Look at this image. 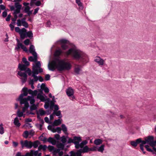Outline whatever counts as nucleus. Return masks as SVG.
<instances>
[{
    "label": "nucleus",
    "mask_w": 156,
    "mask_h": 156,
    "mask_svg": "<svg viewBox=\"0 0 156 156\" xmlns=\"http://www.w3.org/2000/svg\"><path fill=\"white\" fill-rule=\"evenodd\" d=\"M30 8L29 6H27L24 9V11L25 13L28 12L30 11Z\"/></svg>",
    "instance_id": "50"
},
{
    "label": "nucleus",
    "mask_w": 156,
    "mask_h": 156,
    "mask_svg": "<svg viewBox=\"0 0 156 156\" xmlns=\"http://www.w3.org/2000/svg\"><path fill=\"white\" fill-rule=\"evenodd\" d=\"M66 54L67 56L71 55L74 59L76 60L83 59L85 56V55L83 52L75 47L69 49L66 52Z\"/></svg>",
    "instance_id": "3"
},
{
    "label": "nucleus",
    "mask_w": 156,
    "mask_h": 156,
    "mask_svg": "<svg viewBox=\"0 0 156 156\" xmlns=\"http://www.w3.org/2000/svg\"><path fill=\"white\" fill-rule=\"evenodd\" d=\"M62 53V51L60 49L55 51V55L56 56H58L60 55Z\"/></svg>",
    "instance_id": "42"
},
{
    "label": "nucleus",
    "mask_w": 156,
    "mask_h": 156,
    "mask_svg": "<svg viewBox=\"0 0 156 156\" xmlns=\"http://www.w3.org/2000/svg\"><path fill=\"white\" fill-rule=\"evenodd\" d=\"M7 12L6 11V10H5L2 12V16L3 17H5L7 16Z\"/></svg>",
    "instance_id": "52"
},
{
    "label": "nucleus",
    "mask_w": 156,
    "mask_h": 156,
    "mask_svg": "<svg viewBox=\"0 0 156 156\" xmlns=\"http://www.w3.org/2000/svg\"><path fill=\"white\" fill-rule=\"evenodd\" d=\"M11 17V15L10 14H9L8 15L7 17V18L6 19V21H9Z\"/></svg>",
    "instance_id": "62"
},
{
    "label": "nucleus",
    "mask_w": 156,
    "mask_h": 156,
    "mask_svg": "<svg viewBox=\"0 0 156 156\" xmlns=\"http://www.w3.org/2000/svg\"><path fill=\"white\" fill-rule=\"evenodd\" d=\"M16 24L18 26H21L22 25V20L20 19H18L17 20Z\"/></svg>",
    "instance_id": "44"
},
{
    "label": "nucleus",
    "mask_w": 156,
    "mask_h": 156,
    "mask_svg": "<svg viewBox=\"0 0 156 156\" xmlns=\"http://www.w3.org/2000/svg\"><path fill=\"white\" fill-rule=\"evenodd\" d=\"M58 149H55L54 151L55 154H57L58 156H63V152L61 150L64 149L65 144L63 143H59L56 145Z\"/></svg>",
    "instance_id": "5"
},
{
    "label": "nucleus",
    "mask_w": 156,
    "mask_h": 156,
    "mask_svg": "<svg viewBox=\"0 0 156 156\" xmlns=\"http://www.w3.org/2000/svg\"><path fill=\"white\" fill-rule=\"evenodd\" d=\"M22 22V26L27 28L28 27V23L25 21L26 18H24L21 20Z\"/></svg>",
    "instance_id": "32"
},
{
    "label": "nucleus",
    "mask_w": 156,
    "mask_h": 156,
    "mask_svg": "<svg viewBox=\"0 0 156 156\" xmlns=\"http://www.w3.org/2000/svg\"><path fill=\"white\" fill-rule=\"evenodd\" d=\"M80 68L79 66L75 67L74 69V72L77 74H79L80 73Z\"/></svg>",
    "instance_id": "39"
},
{
    "label": "nucleus",
    "mask_w": 156,
    "mask_h": 156,
    "mask_svg": "<svg viewBox=\"0 0 156 156\" xmlns=\"http://www.w3.org/2000/svg\"><path fill=\"white\" fill-rule=\"evenodd\" d=\"M83 147L78 150L76 152L73 151H71L69 152L70 155L66 154L64 156H82V153H85L84 151Z\"/></svg>",
    "instance_id": "7"
},
{
    "label": "nucleus",
    "mask_w": 156,
    "mask_h": 156,
    "mask_svg": "<svg viewBox=\"0 0 156 156\" xmlns=\"http://www.w3.org/2000/svg\"><path fill=\"white\" fill-rule=\"evenodd\" d=\"M13 123L17 127H19L21 125L20 123L19 122L18 118L17 117L14 119Z\"/></svg>",
    "instance_id": "24"
},
{
    "label": "nucleus",
    "mask_w": 156,
    "mask_h": 156,
    "mask_svg": "<svg viewBox=\"0 0 156 156\" xmlns=\"http://www.w3.org/2000/svg\"><path fill=\"white\" fill-rule=\"evenodd\" d=\"M105 145L104 144H102L100 146L97 147V151L98 152L103 153L104 150Z\"/></svg>",
    "instance_id": "31"
},
{
    "label": "nucleus",
    "mask_w": 156,
    "mask_h": 156,
    "mask_svg": "<svg viewBox=\"0 0 156 156\" xmlns=\"http://www.w3.org/2000/svg\"><path fill=\"white\" fill-rule=\"evenodd\" d=\"M38 154V151H34L33 150H31L30 152H27L25 155H22L21 153L18 152L16 156H37Z\"/></svg>",
    "instance_id": "8"
},
{
    "label": "nucleus",
    "mask_w": 156,
    "mask_h": 156,
    "mask_svg": "<svg viewBox=\"0 0 156 156\" xmlns=\"http://www.w3.org/2000/svg\"><path fill=\"white\" fill-rule=\"evenodd\" d=\"M62 129L63 132L66 135H68V133L67 132V127L64 124H62L61 125Z\"/></svg>",
    "instance_id": "25"
},
{
    "label": "nucleus",
    "mask_w": 156,
    "mask_h": 156,
    "mask_svg": "<svg viewBox=\"0 0 156 156\" xmlns=\"http://www.w3.org/2000/svg\"><path fill=\"white\" fill-rule=\"evenodd\" d=\"M34 57L32 56H30L28 58V60L30 62H36L37 60V55L35 53V55H33Z\"/></svg>",
    "instance_id": "18"
},
{
    "label": "nucleus",
    "mask_w": 156,
    "mask_h": 156,
    "mask_svg": "<svg viewBox=\"0 0 156 156\" xmlns=\"http://www.w3.org/2000/svg\"><path fill=\"white\" fill-rule=\"evenodd\" d=\"M131 144L133 147H136L137 146V144H139L137 141V139L136 140V141H131L130 142Z\"/></svg>",
    "instance_id": "41"
},
{
    "label": "nucleus",
    "mask_w": 156,
    "mask_h": 156,
    "mask_svg": "<svg viewBox=\"0 0 156 156\" xmlns=\"http://www.w3.org/2000/svg\"><path fill=\"white\" fill-rule=\"evenodd\" d=\"M21 29H20V28L18 27H16L15 28V31L19 33Z\"/></svg>",
    "instance_id": "56"
},
{
    "label": "nucleus",
    "mask_w": 156,
    "mask_h": 156,
    "mask_svg": "<svg viewBox=\"0 0 156 156\" xmlns=\"http://www.w3.org/2000/svg\"><path fill=\"white\" fill-rule=\"evenodd\" d=\"M74 93L73 90L71 87L68 88L66 90L67 94L69 97L73 96Z\"/></svg>",
    "instance_id": "19"
},
{
    "label": "nucleus",
    "mask_w": 156,
    "mask_h": 156,
    "mask_svg": "<svg viewBox=\"0 0 156 156\" xmlns=\"http://www.w3.org/2000/svg\"><path fill=\"white\" fill-rule=\"evenodd\" d=\"M145 147L148 151L151 152H153V150L151 148H149V146L148 145H146Z\"/></svg>",
    "instance_id": "51"
},
{
    "label": "nucleus",
    "mask_w": 156,
    "mask_h": 156,
    "mask_svg": "<svg viewBox=\"0 0 156 156\" xmlns=\"http://www.w3.org/2000/svg\"><path fill=\"white\" fill-rule=\"evenodd\" d=\"M18 74L22 77L20 79L21 80L22 83H25L27 80V74L25 73H23L21 71H18Z\"/></svg>",
    "instance_id": "15"
},
{
    "label": "nucleus",
    "mask_w": 156,
    "mask_h": 156,
    "mask_svg": "<svg viewBox=\"0 0 156 156\" xmlns=\"http://www.w3.org/2000/svg\"><path fill=\"white\" fill-rule=\"evenodd\" d=\"M22 0H14L13 2H15L14 4L15 7V5L17 4V5H20L21 6V8L22 7L21 5L18 2H21Z\"/></svg>",
    "instance_id": "48"
},
{
    "label": "nucleus",
    "mask_w": 156,
    "mask_h": 156,
    "mask_svg": "<svg viewBox=\"0 0 156 156\" xmlns=\"http://www.w3.org/2000/svg\"><path fill=\"white\" fill-rule=\"evenodd\" d=\"M26 104L25 106L23 108L22 111V112H20V110L18 109L17 112V116L19 117H20L23 116V113H24L26 110L28 109V106Z\"/></svg>",
    "instance_id": "17"
},
{
    "label": "nucleus",
    "mask_w": 156,
    "mask_h": 156,
    "mask_svg": "<svg viewBox=\"0 0 156 156\" xmlns=\"http://www.w3.org/2000/svg\"><path fill=\"white\" fill-rule=\"evenodd\" d=\"M34 132L33 130H31L29 132V135H31V136H33L34 134Z\"/></svg>",
    "instance_id": "58"
},
{
    "label": "nucleus",
    "mask_w": 156,
    "mask_h": 156,
    "mask_svg": "<svg viewBox=\"0 0 156 156\" xmlns=\"http://www.w3.org/2000/svg\"><path fill=\"white\" fill-rule=\"evenodd\" d=\"M36 126L37 128H39L40 130H42V127L43 126L42 124H37L36 125Z\"/></svg>",
    "instance_id": "54"
},
{
    "label": "nucleus",
    "mask_w": 156,
    "mask_h": 156,
    "mask_svg": "<svg viewBox=\"0 0 156 156\" xmlns=\"http://www.w3.org/2000/svg\"><path fill=\"white\" fill-rule=\"evenodd\" d=\"M151 146L153 147H154V146L156 145L154 143L153 140L149 144Z\"/></svg>",
    "instance_id": "60"
},
{
    "label": "nucleus",
    "mask_w": 156,
    "mask_h": 156,
    "mask_svg": "<svg viewBox=\"0 0 156 156\" xmlns=\"http://www.w3.org/2000/svg\"><path fill=\"white\" fill-rule=\"evenodd\" d=\"M32 73L33 74L32 76L34 78V81H37L38 80V76H37L36 75L40 73L38 72H37V71H32Z\"/></svg>",
    "instance_id": "20"
},
{
    "label": "nucleus",
    "mask_w": 156,
    "mask_h": 156,
    "mask_svg": "<svg viewBox=\"0 0 156 156\" xmlns=\"http://www.w3.org/2000/svg\"><path fill=\"white\" fill-rule=\"evenodd\" d=\"M40 144V142L38 140L35 141L33 143L32 142V146H33L34 148H36L38 147V145Z\"/></svg>",
    "instance_id": "33"
},
{
    "label": "nucleus",
    "mask_w": 156,
    "mask_h": 156,
    "mask_svg": "<svg viewBox=\"0 0 156 156\" xmlns=\"http://www.w3.org/2000/svg\"><path fill=\"white\" fill-rule=\"evenodd\" d=\"M30 40L29 39H27L24 41V43L26 45H28L29 44L30 42Z\"/></svg>",
    "instance_id": "49"
},
{
    "label": "nucleus",
    "mask_w": 156,
    "mask_h": 156,
    "mask_svg": "<svg viewBox=\"0 0 156 156\" xmlns=\"http://www.w3.org/2000/svg\"><path fill=\"white\" fill-rule=\"evenodd\" d=\"M81 137L80 136H74L73 138H69L68 139V143H73L75 145V147L76 149L83 148L84 152L87 153L89 151H97V147L94 146L91 148H89L86 145L88 143L86 140L82 141Z\"/></svg>",
    "instance_id": "1"
},
{
    "label": "nucleus",
    "mask_w": 156,
    "mask_h": 156,
    "mask_svg": "<svg viewBox=\"0 0 156 156\" xmlns=\"http://www.w3.org/2000/svg\"><path fill=\"white\" fill-rule=\"evenodd\" d=\"M53 114H55L57 116H58V118H59L62 117V115L61 114V112L60 111H54Z\"/></svg>",
    "instance_id": "34"
},
{
    "label": "nucleus",
    "mask_w": 156,
    "mask_h": 156,
    "mask_svg": "<svg viewBox=\"0 0 156 156\" xmlns=\"http://www.w3.org/2000/svg\"><path fill=\"white\" fill-rule=\"evenodd\" d=\"M22 148H23L24 147H26L27 148L30 149L32 147V142L27 140H26L23 141L22 140L20 142Z\"/></svg>",
    "instance_id": "10"
},
{
    "label": "nucleus",
    "mask_w": 156,
    "mask_h": 156,
    "mask_svg": "<svg viewBox=\"0 0 156 156\" xmlns=\"http://www.w3.org/2000/svg\"><path fill=\"white\" fill-rule=\"evenodd\" d=\"M24 134L25 135H23V136L25 138H27L29 135V132L27 131H25L24 132Z\"/></svg>",
    "instance_id": "47"
},
{
    "label": "nucleus",
    "mask_w": 156,
    "mask_h": 156,
    "mask_svg": "<svg viewBox=\"0 0 156 156\" xmlns=\"http://www.w3.org/2000/svg\"><path fill=\"white\" fill-rule=\"evenodd\" d=\"M56 132L58 133H61V128L60 127H57L56 128Z\"/></svg>",
    "instance_id": "55"
},
{
    "label": "nucleus",
    "mask_w": 156,
    "mask_h": 156,
    "mask_svg": "<svg viewBox=\"0 0 156 156\" xmlns=\"http://www.w3.org/2000/svg\"><path fill=\"white\" fill-rule=\"evenodd\" d=\"M71 65L68 62L63 60L56 59L49 62L48 64V68L49 70L54 71L55 69L59 71L64 70H69L71 68Z\"/></svg>",
    "instance_id": "2"
},
{
    "label": "nucleus",
    "mask_w": 156,
    "mask_h": 156,
    "mask_svg": "<svg viewBox=\"0 0 156 156\" xmlns=\"http://www.w3.org/2000/svg\"><path fill=\"white\" fill-rule=\"evenodd\" d=\"M94 61L100 66H103L105 64V60L99 56H97L95 58Z\"/></svg>",
    "instance_id": "12"
},
{
    "label": "nucleus",
    "mask_w": 156,
    "mask_h": 156,
    "mask_svg": "<svg viewBox=\"0 0 156 156\" xmlns=\"http://www.w3.org/2000/svg\"><path fill=\"white\" fill-rule=\"evenodd\" d=\"M37 98L39 99L41 101H45V99L44 96L41 95V93H38L37 95Z\"/></svg>",
    "instance_id": "27"
},
{
    "label": "nucleus",
    "mask_w": 156,
    "mask_h": 156,
    "mask_svg": "<svg viewBox=\"0 0 156 156\" xmlns=\"http://www.w3.org/2000/svg\"><path fill=\"white\" fill-rule=\"evenodd\" d=\"M50 76L48 74H47L45 76V80L46 81L49 80L50 79Z\"/></svg>",
    "instance_id": "53"
},
{
    "label": "nucleus",
    "mask_w": 156,
    "mask_h": 156,
    "mask_svg": "<svg viewBox=\"0 0 156 156\" xmlns=\"http://www.w3.org/2000/svg\"><path fill=\"white\" fill-rule=\"evenodd\" d=\"M54 110L55 111H58L59 109V108L58 105H55L54 106Z\"/></svg>",
    "instance_id": "61"
},
{
    "label": "nucleus",
    "mask_w": 156,
    "mask_h": 156,
    "mask_svg": "<svg viewBox=\"0 0 156 156\" xmlns=\"http://www.w3.org/2000/svg\"><path fill=\"white\" fill-rule=\"evenodd\" d=\"M22 91L23 92V93L21 94L19 97L18 100L20 101V103L22 105V102L23 101H22V99H24L23 97L24 96H27V89L26 87H24L22 89Z\"/></svg>",
    "instance_id": "11"
},
{
    "label": "nucleus",
    "mask_w": 156,
    "mask_h": 156,
    "mask_svg": "<svg viewBox=\"0 0 156 156\" xmlns=\"http://www.w3.org/2000/svg\"><path fill=\"white\" fill-rule=\"evenodd\" d=\"M30 109L31 111L35 110L37 109V106L34 104L31 105V106L30 107Z\"/></svg>",
    "instance_id": "40"
},
{
    "label": "nucleus",
    "mask_w": 156,
    "mask_h": 156,
    "mask_svg": "<svg viewBox=\"0 0 156 156\" xmlns=\"http://www.w3.org/2000/svg\"><path fill=\"white\" fill-rule=\"evenodd\" d=\"M0 8L1 10H4L5 9V7L2 4L0 5Z\"/></svg>",
    "instance_id": "63"
},
{
    "label": "nucleus",
    "mask_w": 156,
    "mask_h": 156,
    "mask_svg": "<svg viewBox=\"0 0 156 156\" xmlns=\"http://www.w3.org/2000/svg\"><path fill=\"white\" fill-rule=\"evenodd\" d=\"M137 143H138L139 144L140 143H141V144H140V145H141L144 146V145L146 143H147L146 141L145 140H142L141 138H139L137 139Z\"/></svg>",
    "instance_id": "30"
},
{
    "label": "nucleus",
    "mask_w": 156,
    "mask_h": 156,
    "mask_svg": "<svg viewBox=\"0 0 156 156\" xmlns=\"http://www.w3.org/2000/svg\"><path fill=\"white\" fill-rule=\"evenodd\" d=\"M21 48L24 51L27 52L28 50L27 48L21 42L17 43L16 46L15 47V49L17 51H19V49Z\"/></svg>",
    "instance_id": "13"
},
{
    "label": "nucleus",
    "mask_w": 156,
    "mask_h": 156,
    "mask_svg": "<svg viewBox=\"0 0 156 156\" xmlns=\"http://www.w3.org/2000/svg\"><path fill=\"white\" fill-rule=\"evenodd\" d=\"M19 69L21 71H25L27 69L26 66L24 64H19L18 65Z\"/></svg>",
    "instance_id": "29"
},
{
    "label": "nucleus",
    "mask_w": 156,
    "mask_h": 156,
    "mask_svg": "<svg viewBox=\"0 0 156 156\" xmlns=\"http://www.w3.org/2000/svg\"><path fill=\"white\" fill-rule=\"evenodd\" d=\"M62 43L61 47L63 50H65L68 48V44L69 43V41L65 39H62L60 40Z\"/></svg>",
    "instance_id": "14"
},
{
    "label": "nucleus",
    "mask_w": 156,
    "mask_h": 156,
    "mask_svg": "<svg viewBox=\"0 0 156 156\" xmlns=\"http://www.w3.org/2000/svg\"><path fill=\"white\" fill-rule=\"evenodd\" d=\"M61 141L63 144H64L66 142V139L64 136H62L61 137Z\"/></svg>",
    "instance_id": "45"
},
{
    "label": "nucleus",
    "mask_w": 156,
    "mask_h": 156,
    "mask_svg": "<svg viewBox=\"0 0 156 156\" xmlns=\"http://www.w3.org/2000/svg\"><path fill=\"white\" fill-rule=\"evenodd\" d=\"M39 112L40 113V115L41 116H43L44 115L45 113V112L42 109H39Z\"/></svg>",
    "instance_id": "46"
},
{
    "label": "nucleus",
    "mask_w": 156,
    "mask_h": 156,
    "mask_svg": "<svg viewBox=\"0 0 156 156\" xmlns=\"http://www.w3.org/2000/svg\"><path fill=\"white\" fill-rule=\"evenodd\" d=\"M26 71L28 75L29 76H30L31 75V70L29 68H27V69Z\"/></svg>",
    "instance_id": "57"
},
{
    "label": "nucleus",
    "mask_w": 156,
    "mask_h": 156,
    "mask_svg": "<svg viewBox=\"0 0 156 156\" xmlns=\"http://www.w3.org/2000/svg\"><path fill=\"white\" fill-rule=\"evenodd\" d=\"M41 4V2L40 1H37L35 3V5L37 6H40Z\"/></svg>",
    "instance_id": "59"
},
{
    "label": "nucleus",
    "mask_w": 156,
    "mask_h": 156,
    "mask_svg": "<svg viewBox=\"0 0 156 156\" xmlns=\"http://www.w3.org/2000/svg\"><path fill=\"white\" fill-rule=\"evenodd\" d=\"M26 29L24 28L21 29L19 34L20 35V38L22 40H23L26 37Z\"/></svg>",
    "instance_id": "16"
},
{
    "label": "nucleus",
    "mask_w": 156,
    "mask_h": 156,
    "mask_svg": "<svg viewBox=\"0 0 156 156\" xmlns=\"http://www.w3.org/2000/svg\"><path fill=\"white\" fill-rule=\"evenodd\" d=\"M47 141L51 143L53 145H55L56 143V140L51 137H49L47 139Z\"/></svg>",
    "instance_id": "22"
},
{
    "label": "nucleus",
    "mask_w": 156,
    "mask_h": 156,
    "mask_svg": "<svg viewBox=\"0 0 156 156\" xmlns=\"http://www.w3.org/2000/svg\"><path fill=\"white\" fill-rule=\"evenodd\" d=\"M9 7L11 11L14 10V12H13V14L14 15V18L12 19V21H16L17 17V14L20 13V12L21 9V6L16 4L15 5V8L16 9L15 10V7L14 6H9Z\"/></svg>",
    "instance_id": "4"
},
{
    "label": "nucleus",
    "mask_w": 156,
    "mask_h": 156,
    "mask_svg": "<svg viewBox=\"0 0 156 156\" xmlns=\"http://www.w3.org/2000/svg\"><path fill=\"white\" fill-rule=\"evenodd\" d=\"M154 138L153 136H148L146 137L144 140L146 141L147 143L149 144L153 140Z\"/></svg>",
    "instance_id": "23"
},
{
    "label": "nucleus",
    "mask_w": 156,
    "mask_h": 156,
    "mask_svg": "<svg viewBox=\"0 0 156 156\" xmlns=\"http://www.w3.org/2000/svg\"><path fill=\"white\" fill-rule=\"evenodd\" d=\"M33 37V34L32 31H30L27 32L26 31V37Z\"/></svg>",
    "instance_id": "36"
},
{
    "label": "nucleus",
    "mask_w": 156,
    "mask_h": 156,
    "mask_svg": "<svg viewBox=\"0 0 156 156\" xmlns=\"http://www.w3.org/2000/svg\"><path fill=\"white\" fill-rule=\"evenodd\" d=\"M47 147L46 145H40L38 148V151H40L41 149H42L43 151H45L47 148Z\"/></svg>",
    "instance_id": "37"
},
{
    "label": "nucleus",
    "mask_w": 156,
    "mask_h": 156,
    "mask_svg": "<svg viewBox=\"0 0 156 156\" xmlns=\"http://www.w3.org/2000/svg\"><path fill=\"white\" fill-rule=\"evenodd\" d=\"M29 51L30 53L32 54L33 55H35V53L36 55H37V53L35 51V49L34 48V46L33 45H31L30 47Z\"/></svg>",
    "instance_id": "21"
},
{
    "label": "nucleus",
    "mask_w": 156,
    "mask_h": 156,
    "mask_svg": "<svg viewBox=\"0 0 156 156\" xmlns=\"http://www.w3.org/2000/svg\"><path fill=\"white\" fill-rule=\"evenodd\" d=\"M61 123V121L59 119H58L55 120L53 122L55 126H58Z\"/></svg>",
    "instance_id": "35"
},
{
    "label": "nucleus",
    "mask_w": 156,
    "mask_h": 156,
    "mask_svg": "<svg viewBox=\"0 0 156 156\" xmlns=\"http://www.w3.org/2000/svg\"><path fill=\"white\" fill-rule=\"evenodd\" d=\"M48 148L49 150L50 151H53V154L54 156H58L57 154H55L54 153V150L56 149L55 148L54 146L51 145H49L48 147Z\"/></svg>",
    "instance_id": "26"
},
{
    "label": "nucleus",
    "mask_w": 156,
    "mask_h": 156,
    "mask_svg": "<svg viewBox=\"0 0 156 156\" xmlns=\"http://www.w3.org/2000/svg\"><path fill=\"white\" fill-rule=\"evenodd\" d=\"M38 80L41 82H43L44 81L43 78L41 76H38Z\"/></svg>",
    "instance_id": "64"
},
{
    "label": "nucleus",
    "mask_w": 156,
    "mask_h": 156,
    "mask_svg": "<svg viewBox=\"0 0 156 156\" xmlns=\"http://www.w3.org/2000/svg\"><path fill=\"white\" fill-rule=\"evenodd\" d=\"M22 61L27 66H28L30 65V63L27 60V59L25 58H23Z\"/></svg>",
    "instance_id": "38"
},
{
    "label": "nucleus",
    "mask_w": 156,
    "mask_h": 156,
    "mask_svg": "<svg viewBox=\"0 0 156 156\" xmlns=\"http://www.w3.org/2000/svg\"><path fill=\"white\" fill-rule=\"evenodd\" d=\"M35 65H33L32 68V71H36L39 73H41L43 71V69L41 68V64L40 61H37Z\"/></svg>",
    "instance_id": "9"
},
{
    "label": "nucleus",
    "mask_w": 156,
    "mask_h": 156,
    "mask_svg": "<svg viewBox=\"0 0 156 156\" xmlns=\"http://www.w3.org/2000/svg\"><path fill=\"white\" fill-rule=\"evenodd\" d=\"M102 140L99 139H96L94 140V144L96 145H99L102 143Z\"/></svg>",
    "instance_id": "28"
},
{
    "label": "nucleus",
    "mask_w": 156,
    "mask_h": 156,
    "mask_svg": "<svg viewBox=\"0 0 156 156\" xmlns=\"http://www.w3.org/2000/svg\"><path fill=\"white\" fill-rule=\"evenodd\" d=\"M4 133V129L3 127V125L1 124L0 125V134H2Z\"/></svg>",
    "instance_id": "43"
},
{
    "label": "nucleus",
    "mask_w": 156,
    "mask_h": 156,
    "mask_svg": "<svg viewBox=\"0 0 156 156\" xmlns=\"http://www.w3.org/2000/svg\"><path fill=\"white\" fill-rule=\"evenodd\" d=\"M22 101H23L22 102V105L24 104L25 106L26 104L28 106V108L29 107V104L28 102V101H30V103L31 105L34 104L35 101V100L34 99V97L28 96L27 98H24V99H22Z\"/></svg>",
    "instance_id": "6"
}]
</instances>
